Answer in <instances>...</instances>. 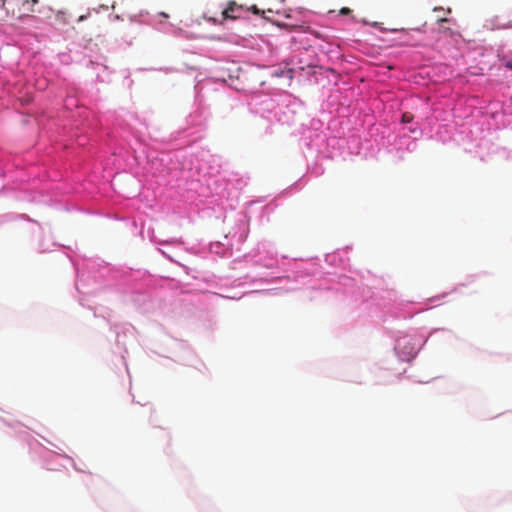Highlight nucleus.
I'll use <instances>...</instances> for the list:
<instances>
[{
	"label": "nucleus",
	"instance_id": "12",
	"mask_svg": "<svg viewBox=\"0 0 512 512\" xmlns=\"http://www.w3.org/2000/svg\"><path fill=\"white\" fill-rule=\"evenodd\" d=\"M440 30L445 31L446 30L445 26H441Z\"/></svg>",
	"mask_w": 512,
	"mask_h": 512
},
{
	"label": "nucleus",
	"instance_id": "3",
	"mask_svg": "<svg viewBox=\"0 0 512 512\" xmlns=\"http://www.w3.org/2000/svg\"><path fill=\"white\" fill-rule=\"evenodd\" d=\"M7 0H0V23L6 21L10 17L8 6L6 7Z\"/></svg>",
	"mask_w": 512,
	"mask_h": 512
},
{
	"label": "nucleus",
	"instance_id": "11",
	"mask_svg": "<svg viewBox=\"0 0 512 512\" xmlns=\"http://www.w3.org/2000/svg\"><path fill=\"white\" fill-rule=\"evenodd\" d=\"M440 30L445 31L446 30L445 26H441Z\"/></svg>",
	"mask_w": 512,
	"mask_h": 512
},
{
	"label": "nucleus",
	"instance_id": "10",
	"mask_svg": "<svg viewBox=\"0 0 512 512\" xmlns=\"http://www.w3.org/2000/svg\"><path fill=\"white\" fill-rule=\"evenodd\" d=\"M85 16H80L79 21L84 20Z\"/></svg>",
	"mask_w": 512,
	"mask_h": 512
},
{
	"label": "nucleus",
	"instance_id": "13",
	"mask_svg": "<svg viewBox=\"0 0 512 512\" xmlns=\"http://www.w3.org/2000/svg\"><path fill=\"white\" fill-rule=\"evenodd\" d=\"M161 15H162V16H164V17H166V18L168 17V15H167V14H165V13H161Z\"/></svg>",
	"mask_w": 512,
	"mask_h": 512
},
{
	"label": "nucleus",
	"instance_id": "5",
	"mask_svg": "<svg viewBox=\"0 0 512 512\" xmlns=\"http://www.w3.org/2000/svg\"><path fill=\"white\" fill-rule=\"evenodd\" d=\"M413 120V115L411 113H404L402 115V122L403 123H410Z\"/></svg>",
	"mask_w": 512,
	"mask_h": 512
},
{
	"label": "nucleus",
	"instance_id": "2",
	"mask_svg": "<svg viewBox=\"0 0 512 512\" xmlns=\"http://www.w3.org/2000/svg\"><path fill=\"white\" fill-rule=\"evenodd\" d=\"M242 8L235 2H229L228 6L223 10L222 15L224 19H238Z\"/></svg>",
	"mask_w": 512,
	"mask_h": 512
},
{
	"label": "nucleus",
	"instance_id": "8",
	"mask_svg": "<svg viewBox=\"0 0 512 512\" xmlns=\"http://www.w3.org/2000/svg\"><path fill=\"white\" fill-rule=\"evenodd\" d=\"M437 22H438L440 25H442L443 23L448 22V19H447V18H440V19H438V20H437Z\"/></svg>",
	"mask_w": 512,
	"mask_h": 512
},
{
	"label": "nucleus",
	"instance_id": "1",
	"mask_svg": "<svg viewBox=\"0 0 512 512\" xmlns=\"http://www.w3.org/2000/svg\"><path fill=\"white\" fill-rule=\"evenodd\" d=\"M38 3L39 0H7L10 17L19 20L29 17Z\"/></svg>",
	"mask_w": 512,
	"mask_h": 512
},
{
	"label": "nucleus",
	"instance_id": "4",
	"mask_svg": "<svg viewBox=\"0 0 512 512\" xmlns=\"http://www.w3.org/2000/svg\"><path fill=\"white\" fill-rule=\"evenodd\" d=\"M293 73H294V70L289 68V69H280V70H276L274 72V75L276 77H287L290 81L293 79Z\"/></svg>",
	"mask_w": 512,
	"mask_h": 512
},
{
	"label": "nucleus",
	"instance_id": "9",
	"mask_svg": "<svg viewBox=\"0 0 512 512\" xmlns=\"http://www.w3.org/2000/svg\"><path fill=\"white\" fill-rule=\"evenodd\" d=\"M253 12L258 14L259 13V10L256 8V6H253Z\"/></svg>",
	"mask_w": 512,
	"mask_h": 512
},
{
	"label": "nucleus",
	"instance_id": "6",
	"mask_svg": "<svg viewBox=\"0 0 512 512\" xmlns=\"http://www.w3.org/2000/svg\"><path fill=\"white\" fill-rule=\"evenodd\" d=\"M504 63V67L509 69V70H512V57L511 58H507V59H503Z\"/></svg>",
	"mask_w": 512,
	"mask_h": 512
},
{
	"label": "nucleus",
	"instance_id": "7",
	"mask_svg": "<svg viewBox=\"0 0 512 512\" xmlns=\"http://www.w3.org/2000/svg\"><path fill=\"white\" fill-rule=\"evenodd\" d=\"M350 13H351V9H350V8H348V7H343V8H341V10H340V14H342V15H348V14H350Z\"/></svg>",
	"mask_w": 512,
	"mask_h": 512
}]
</instances>
